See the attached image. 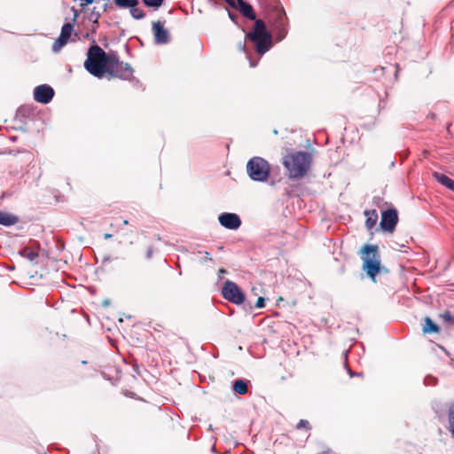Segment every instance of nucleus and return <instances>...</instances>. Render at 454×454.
<instances>
[{
    "label": "nucleus",
    "instance_id": "9b49d317",
    "mask_svg": "<svg viewBox=\"0 0 454 454\" xmlns=\"http://www.w3.org/2000/svg\"><path fill=\"white\" fill-rule=\"evenodd\" d=\"M219 223L230 230H237L241 225L239 216L234 213H223L218 217Z\"/></svg>",
    "mask_w": 454,
    "mask_h": 454
},
{
    "label": "nucleus",
    "instance_id": "cd10ccee",
    "mask_svg": "<svg viewBox=\"0 0 454 454\" xmlns=\"http://www.w3.org/2000/svg\"><path fill=\"white\" fill-rule=\"evenodd\" d=\"M238 48L240 51H246V41H240L238 43Z\"/></svg>",
    "mask_w": 454,
    "mask_h": 454
},
{
    "label": "nucleus",
    "instance_id": "5701e85b",
    "mask_svg": "<svg viewBox=\"0 0 454 454\" xmlns=\"http://www.w3.org/2000/svg\"><path fill=\"white\" fill-rule=\"evenodd\" d=\"M143 3L148 7L159 8L163 4L164 0H143Z\"/></svg>",
    "mask_w": 454,
    "mask_h": 454
},
{
    "label": "nucleus",
    "instance_id": "7ed1b4c3",
    "mask_svg": "<svg viewBox=\"0 0 454 454\" xmlns=\"http://www.w3.org/2000/svg\"><path fill=\"white\" fill-rule=\"evenodd\" d=\"M114 52L106 53L98 45H91L87 51L84 68L93 76L103 78Z\"/></svg>",
    "mask_w": 454,
    "mask_h": 454
},
{
    "label": "nucleus",
    "instance_id": "2eb2a0df",
    "mask_svg": "<svg viewBox=\"0 0 454 454\" xmlns=\"http://www.w3.org/2000/svg\"><path fill=\"white\" fill-rule=\"evenodd\" d=\"M19 222L17 216L11 215L9 213L0 211V224L4 226H11Z\"/></svg>",
    "mask_w": 454,
    "mask_h": 454
},
{
    "label": "nucleus",
    "instance_id": "bb28decb",
    "mask_svg": "<svg viewBox=\"0 0 454 454\" xmlns=\"http://www.w3.org/2000/svg\"><path fill=\"white\" fill-rule=\"evenodd\" d=\"M265 306V300L263 297H259L257 299V301H256V304H255V307L258 308V309H262Z\"/></svg>",
    "mask_w": 454,
    "mask_h": 454
},
{
    "label": "nucleus",
    "instance_id": "20e7f679",
    "mask_svg": "<svg viewBox=\"0 0 454 454\" xmlns=\"http://www.w3.org/2000/svg\"><path fill=\"white\" fill-rule=\"evenodd\" d=\"M358 254L363 262L362 270L375 283L376 276L383 270L379 247L377 245L365 244L360 248Z\"/></svg>",
    "mask_w": 454,
    "mask_h": 454
},
{
    "label": "nucleus",
    "instance_id": "f8f14e48",
    "mask_svg": "<svg viewBox=\"0 0 454 454\" xmlns=\"http://www.w3.org/2000/svg\"><path fill=\"white\" fill-rule=\"evenodd\" d=\"M279 18L277 21L276 29H277V38L278 41L285 38L287 34V30L285 27V12H279Z\"/></svg>",
    "mask_w": 454,
    "mask_h": 454
},
{
    "label": "nucleus",
    "instance_id": "6e6552de",
    "mask_svg": "<svg viewBox=\"0 0 454 454\" xmlns=\"http://www.w3.org/2000/svg\"><path fill=\"white\" fill-rule=\"evenodd\" d=\"M398 223V213L395 208H388L381 212L380 228L388 233H393Z\"/></svg>",
    "mask_w": 454,
    "mask_h": 454
},
{
    "label": "nucleus",
    "instance_id": "2f4dec72",
    "mask_svg": "<svg viewBox=\"0 0 454 454\" xmlns=\"http://www.w3.org/2000/svg\"><path fill=\"white\" fill-rule=\"evenodd\" d=\"M123 223H124L125 225L129 224L128 220H124V221H123Z\"/></svg>",
    "mask_w": 454,
    "mask_h": 454
},
{
    "label": "nucleus",
    "instance_id": "412c9836",
    "mask_svg": "<svg viewBox=\"0 0 454 454\" xmlns=\"http://www.w3.org/2000/svg\"><path fill=\"white\" fill-rule=\"evenodd\" d=\"M448 419H449V430H450L451 435L454 437V405L451 406L449 410Z\"/></svg>",
    "mask_w": 454,
    "mask_h": 454
},
{
    "label": "nucleus",
    "instance_id": "4be33fe9",
    "mask_svg": "<svg viewBox=\"0 0 454 454\" xmlns=\"http://www.w3.org/2000/svg\"><path fill=\"white\" fill-rule=\"evenodd\" d=\"M130 15L135 20H142L145 18V14L143 10L137 8V6L130 8Z\"/></svg>",
    "mask_w": 454,
    "mask_h": 454
},
{
    "label": "nucleus",
    "instance_id": "a211bd4d",
    "mask_svg": "<svg viewBox=\"0 0 454 454\" xmlns=\"http://www.w3.org/2000/svg\"><path fill=\"white\" fill-rule=\"evenodd\" d=\"M74 30V26L71 23H65L60 31V36L68 41Z\"/></svg>",
    "mask_w": 454,
    "mask_h": 454
},
{
    "label": "nucleus",
    "instance_id": "0eeeda50",
    "mask_svg": "<svg viewBox=\"0 0 454 454\" xmlns=\"http://www.w3.org/2000/svg\"><path fill=\"white\" fill-rule=\"evenodd\" d=\"M223 297L235 304H242L245 301V295L240 287L234 282L227 280L222 288Z\"/></svg>",
    "mask_w": 454,
    "mask_h": 454
},
{
    "label": "nucleus",
    "instance_id": "4468645a",
    "mask_svg": "<svg viewBox=\"0 0 454 454\" xmlns=\"http://www.w3.org/2000/svg\"><path fill=\"white\" fill-rule=\"evenodd\" d=\"M433 176L441 184L446 186L447 188H449V189H450L451 191L454 192V180H452L449 176H445L443 174L438 173V172H434L433 173Z\"/></svg>",
    "mask_w": 454,
    "mask_h": 454
},
{
    "label": "nucleus",
    "instance_id": "dca6fc26",
    "mask_svg": "<svg viewBox=\"0 0 454 454\" xmlns=\"http://www.w3.org/2000/svg\"><path fill=\"white\" fill-rule=\"evenodd\" d=\"M424 322L422 329L424 333H439V326L430 317H425Z\"/></svg>",
    "mask_w": 454,
    "mask_h": 454
},
{
    "label": "nucleus",
    "instance_id": "aec40b11",
    "mask_svg": "<svg viewBox=\"0 0 454 454\" xmlns=\"http://www.w3.org/2000/svg\"><path fill=\"white\" fill-rule=\"evenodd\" d=\"M67 42L68 41L65 40L59 35L52 44V51L54 52L59 51L67 43Z\"/></svg>",
    "mask_w": 454,
    "mask_h": 454
},
{
    "label": "nucleus",
    "instance_id": "1a4fd4ad",
    "mask_svg": "<svg viewBox=\"0 0 454 454\" xmlns=\"http://www.w3.org/2000/svg\"><path fill=\"white\" fill-rule=\"evenodd\" d=\"M152 29L154 36V43L157 44H166L170 40L168 31L164 27L161 21L157 20L152 23Z\"/></svg>",
    "mask_w": 454,
    "mask_h": 454
},
{
    "label": "nucleus",
    "instance_id": "b1692460",
    "mask_svg": "<svg viewBox=\"0 0 454 454\" xmlns=\"http://www.w3.org/2000/svg\"><path fill=\"white\" fill-rule=\"evenodd\" d=\"M440 317L444 322L450 323V325H454V316H452L450 311L446 310L443 313L440 314Z\"/></svg>",
    "mask_w": 454,
    "mask_h": 454
},
{
    "label": "nucleus",
    "instance_id": "7c9ffc66",
    "mask_svg": "<svg viewBox=\"0 0 454 454\" xmlns=\"http://www.w3.org/2000/svg\"><path fill=\"white\" fill-rule=\"evenodd\" d=\"M219 271H220L221 273H225V272H226V270H225L224 269H220V270H219Z\"/></svg>",
    "mask_w": 454,
    "mask_h": 454
},
{
    "label": "nucleus",
    "instance_id": "423d86ee",
    "mask_svg": "<svg viewBox=\"0 0 454 454\" xmlns=\"http://www.w3.org/2000/svg\"><path fill=\"white\" fill-rule=\"evenodd\" d=\"M133 68L128 64L119 59L116 53L114 52L110 64L106 71L109 78H119L122 80H130L133 77Z\"/></svg>",
    "mask_w": 454,
    "mask_h": 454
},
{
    "label": "nucleus",
    "instance_id": "9d476101",
    "mask_svg": "<svg viewBox=\"0 0 454 454\" xmlns=\"http://www.w3.org/2000/svg\"><path fill=\"white\" fill-rule=\"evenodd\" d=\"M53 96L54 90L49 85L43 84L35 88L34 98L39 103L47 104L52 99Z\"/></svg>",
    "mask_w": 454,
    "mask_h": 454
},
{
    "label": "nucleus",
    "instance_id": "c85d7f7f",
    "mask_svg": "<svg viewBox=\"0 0 454 454\" xmlns=\"http://www.w3.org/2000/svg\"><path fill=\"white\" fill-rule=\"evenodd\" d=\"M152 254H153V248L150 247H148L147 252H146L147 258H150L152 256Z\"/></svg>",
    "mask_w": 454,
    "mask_h": 454
},
{
    "label": "nucleus",
    "instance_id": "393cba45",
    "mask_svg": "<svg viewBox=\"0 0 454 454\" xmlns=\"http://www.w3.org/2000/svg\"><path fill=\"white\" fill-rule=\"evenodd\" d=\"M296 429H305L307 431H309L311 429L310 423L307 419H301L298 424L296 425Z\"/></svg>",
    "mask_w": 454,
    "mask_h": 454
},
{
    "label": "nucleus",
    "instance_id": "f3484780",
    "mask_svg": "<svg viewBox=\"0 0 454 454\" xmlns=\"http://www.w3.org/2000/svg\"><path fill=\"white\" fill-rule=\"evenodd\" d=\"M233 390L239 395H246L248 391L247 383L244 380H237L233 384Z\"/></svg>",
    "mask_w": 454,
    "mask_h": 454
},
{
    "label": "nucleus",
    "instance_id": "6ab92c4d",
    "mask_svg": "<svg viewBox=\"0 0 454 454\" xmlns=\"http://www.w3.org/2000/svg\"><path fill=\"white\" fill-rule=\"evenodd\" d=\"M115 4L120 8H133L139 4L138 0H114Z\"/></svg>",
    "mask_w": 454,
    "mask_h": 454
},
{
    "label": "nucleus",
    "instance_id": "a878e982",
    "mask_svg": "<svg viewBox=\"0 0 454 454\" xmlns=\"http://www.w3.org/2000/svg\"><path fill=\"white\" fill-rule=\"evenodd\" d=\"M99 17L100 12L98 11H96V8H94L89 15L90 20L93 21L94 23H98Z\"/></svg>",
    "mask_w": 454,
    "mask_h": 454
},
{
    "label": "nucleus",
    "instance_id": "ddd939ff",
    "mask_svg": "<svg viewBox=\"0 0 454 454\" xmlns=\"http://www.w3.org/2000/svg\"><path fill=\"white\" fill-rule=\"evenodd\" d=\"M364 215L366 217L365 226L368 230H372L377 223L378 213L375 209L365 210Z\"/></svg>",
    "mask_w": 454,
    "mask_h": 454
},
{
    "label": "nucleus",
    "instance_id": "39448f33",
    "mask_svg": "<svg viewBox=\"0 0 454 454\" xmlns=\"http://www.w3.org/2000/svg\"><path fill=\"white\" fill-rule=\"evenodd\" d=\"M248 176L254 181L264 182L268 179L270 172V164L261 157H254L247 164Z\"/></svg>",
    "mask_w": 454,
    "mask_h": 454
},
{
    "label": "nucleus",
    "instance_id": "c756f323",
    "mask_svg": "<svg viewBox=\"0 0 454 454\" xmlns=\"http://www.w3.org/2000/svg\"><path fill=\"white\" fill-rule=\"evenodd\" d=\"M112 237H113V235H112V234H110V233H106V234L104 235V238H105L106 239H111Z\"/></svg>",
    "mask_w": 454,
    "mask_h": 454
},
{
    "label": "nucleus",
    "instance_id": "f03ea898",
    "mask_svg": "<svg viewBox=\"0 0 454 454\" xmlns=\"http://www.w3.org/2000/svg\"><path fill=\"white\" fill-rule=\"evenodd\" d=\"M312 157L306 152H294L285 155L282 164L287 170L290 179H301L305 176L310 169Z\"/></svg>",
    "mask_w": 454,
    "mask_h": 454
},
{
    "label": "nucleus",
    "instance_id": "f257e3e1",
    "mask_svg": "<svg viewBox=\"0 0 454 454\" xmlns=\"http://www.w3.org/2000/svg\"><path fill=\"white\" fill-rule=\"evenodd\" d=\"M231 7L239 11L246 18L255 20L253 29L247 35V38L254 43L255 51L262 55L272 46V37L267 30L265 22L262 20H256L255 12L251 4L244 0H225Z\"/></svg>",
    "mask_w": 454,
    "mask_h": 454
}]
</instances>
